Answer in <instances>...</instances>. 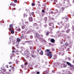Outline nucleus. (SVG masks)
Returning a JSON list of instances; mask_svg holds the SVG:
<instances>
[{
  "instance_id": "obj_1",
  "label": "nucleus",
  "mask_w": 74,
  "mask_h": 74,
  "mask_svg": "<svg viewBox=\"0 0 74 74\" xmlns=\"http://www.w3.org/2000/svg\"><path fill=\"white\" fill-rule=\"evenodd\" d=\"M45 52H47V56L51 58L52 57V54L51 53V51H50L49 49H47L45 51Z\"/></svg>"
},
{
  "instance_id": "obj_2",
  "label": "nucleus",
  "mask_w": 74,
  "mask_h": 74,
  "mask_svg": "<svg viewBox=\"0 0 74 74\" xmlns=\"http://www.w3.org/2000/svg\"><path fill=\"white\" fill-rule=\"evenodd\" d=\"M40 51H41V52H40L39 53V54L40 55H43V51H42V50L41 51V49H37V51L38 52V53H39V52H40Z\"/></svg>"
},
{
  "instance_id": "obj_3",
  "label": "nucleus",
  "mask_w": 74,
  "mask_h": 74,
  "mask_svg": "<svg viewBox=\"0 0 74 74\" xmlns=\"http://www.w3.org/2000/svg\"><path fill=\"white\" fill-rule=\"evenodd\" d=\"M66 64H67V65H68V66H69L71 67H72V68H73L74 67V66L73 65H71V63H70L69 62H67Z\"/></svg>"
},
{
  "instance_id": "obj_4",
  "label": "nucleus",
  "mask_w": 74,
  "mask_h": 74,
  "mask_svg": "<svg viewBox=\"0 0 74 74\" xmlns=\"http://www.w3.org/2000/svg\"><path fill=\"white\" fill-rule=\"evenodd\" d=\"M49 26H52V27H53V26H54V25H53V23L51 22L50 23H49Z\"/></svg>"
},
{
  "instance_id": "obj_5",
  "label": "nucleus",
  "mask_w": 74,
  "mask_h": 74,
  "mask_svg": "<svg viewBox=\"0 0 74 74\" xmlns=\"http://www.w3.org/2000/svg\"><path fill=\"white\" fill-rule=\"evenodd\" d=\"M2 71L1 72V73L2 74H5V71L6 70L5 69H3L2 70Z\"/></svg>"
},
{
  "instance_id": "obj_6",
  "label": "nucleus",
  "mask_w": 74,
  "mask_h": 74,
  "mask_svg": "<svg viewBox=\"0 0 74 74\" xmlns=\"http://www.w3.org/2000/svg\"><path fill=\"white\" fill-rule=\"evenodd\" d=\"M35 37H37V38H39L40 37V35L39 34H38L36 33L35 34Z\"/></svg>"
},
{
  "instance_id": "obj_7",
  "label": "nucleus",
  "mask_w": 74,
  "mask_h": 74,
  "mask_svg": "<svg viewBox=\"0 0 74 74\" xmlns=\"http://www.w3.org/2000/svg\"><path fill=\"white\" fill-rule=\"evenodd\" d=\"M29 22H32V21H33V18H32V17H29Z\"/></svg>"
},
{
  "instance_id": "obj_8",
  "label": "nucleus",
  "mask_w": 74,
  "mask_h": 74,
  "mask_svg": "<svg viewBox=\"0 0 74 74\" xmlns=\"http://www.w3.org/2000/svg\"><path fill=\"white\" fill-rule=\"evenodd\" d=\"M64 10V8H62L61 10L60 11V12H61V13H63V11Z\"/></svg>"
},
{
  "instance_id": "obj_9",
  "label": "nucleus",
  "mask_w": 74,
  "mask_h": 74,
  "mask_svg": "<svg viewBox=\"0 0 74 74\" xmlns=\"http://www.w3.org/2000/svg\"><path fill=\"white\" fill-rule=\"evenodd\" d=\"M55 41V40L53 38H52L50 39V42L52 43H53Z\"/></svg>"
},
{
  "instance_id": "obj_10",
  "label": "nucleus",
  "mask_w": 74,
  "mask_h": 74,
  "mask_svg": "<svg viewBox=\"0 0 74 74\" xmlns=\"http://www.w3.org/2000/svg\"><path fill=\"white\" fill-rule=\"evenodd\" d=\"M23 25L22 26V29H24L25 28V27L26 26V25L24 24L23 23H22Z\"/></svg>"
},
{
  "instance_id": "obj_11",
  "label": "nucleus",
  "mask_w": 74,
  "mask_h": 74,
  "mask_svg": "<svg viewBox=\"0 0 74 74\" xmlns=\"http://www.w3.org/2000/svg\"><path fill=\"white\" fill-rule=\"evenodd\" d=\"M9 27L10 29V30H11V29L13 28V25L12 24L10 25Z\"/></svg>"
},
{
  "instance_id": "obj_12",
  "label": "nucleus",
  "mask_w": 74,
  "mask_h": 74,
  "mask_svg": "<svg viewBox=\"0 0 74 74\" xmlns=\"http://www.w3.org/2000/svg\"><path fill=\"white\" fill-rule=\"evenodd\" d=\"M25 24H26V25L27 26H29V22H25Z\"/></svg>"
},
{
  "instance_id": "obj_13",
  "label": "nucleus",
  "mask_w": 74,
  "mask_h": 74,
  "mask_svg": "<svg viewBox=\"0 0 74 74\" xmlns=\"http://www.w3.org/2000/svg\"><path fill=\"white\" fill-rule=\"evenodd\" d=\"M21 41V40L19 38H17L16 40V42H20Z\"/></svg>"
},
{
  "instance_id": "obj_14",
  "label": "nucleus",
  "mask_w": 74,
  "mask_h": 74,
  "mask_svg": "<svg viewBox=\"0 0 74 74\" xmlns=\"http://www.w3.org/2000/svg\"><path fill=\"white\" fill-rule=\"evenodd\" d=\"M14 31H13V30H12L11 31V33L12 34H14Z\"/></svg>"
},
{
  "instance_id": "obj_15",
  "label": "nucleus",
  "mask_w": 74,
  "mask_h": 74,
  "mask_svg": "<svg viewBox=\"0 0 74 74\" xmlns=\"http://www.w3.org/2000/svg\"><path fill=\"white\" fill-rule=\"evenodd\" d=\"M16 64H18L19 63H18V60H16Z\"/></svg>"
},
{
  "instance_id": "obj_16",
  "label": "nucleus",
  "mask_w": 74,
  "mask_h": 74,
  "mask_svg": "<svg viewBox=\"0 0 74 74\" xmlns=\"http://www.w3.org/2000/svg\"><path fill=\"white\" fill-rule=\"evenodd\" d=\"M65 46L66 47H67V46H69V44L67 43H66L65 44Z\"/></svg>"
},
{
  "instance_id": "obj_17",
  "label": "nucleus",
  "mask_w": 74,
  "mask_h": 74,
  "mask_svg": "<svg viewBox=\"0 0 74 74\" xmlns=\"http://www.w3.org/2000/svg\"><path fill=\"white\" fill-rule=\"evenodd\" d=\"M17 31L18 32H20L21 31V29L18 28L17 29Z\"/></svg>"
},
{
  "instance_id": "obj_18",
  "label": "nucleus",
  "mask_w": 74,
  "mask_h": 74,
  "mask_svg": "<svg viewBox=\"0 0 74 74\" xmlns=\"http://www.w3.org/2000/svg\"><path fill=\"white\" fill-rule=\"evenodd\" d=\"M12 5L13 6V7H15L16 5V4L14 3H12Z\"/></svg>"
},
{
  "instance_id": "obj_19",
  "label": "nucleus",
  "mask_w": 74,
  "mask_h": 74,
  "mask_svg": "<svg viewBox=\"0 0 74 74\" xmlns=\"http://www.w3.org/2000/svg\"><path fill=\"white\" fill-rule=\"evenodd\" d=\"M14 54L12 53L11 54L10 57H13V56H14Z\"/></svg>"
},
{
  "instance_id": "obj_20",
  "label": "nucleus",
  "mask_w": 74,
  "mask_h": 74,
  "mask_svg": "<svg viewBox=\"0 0 74 74\" xmlns=\"http://www.w3.org/2000/svg\"><path fill=\"white\" fill-rule=\"evenodd\" d=\"M30 49H31V50H33V47H30Z\"/></svg>"
},
{
  "instance_id": "obj_21",
  "label": "nucleus",
  "mask_w": 74,
  "mask_h": 74,
  "mask_svg": "<svg viewBox=\"0 0 74 74\" xmlns=\"http://www.w3.org/2000/svg\"><path fill=\"white\" fill-rule=\"evenodd\" d=\"M12 70H13V71H14V67L13 66H12Z\"/></svg>"
},
{
  "instance_id": "obj_22",
  "label": "nucleus",
  "mask_w": 74,
  "mask_h": 74,
  "mask_svg": "<svg viewBox=\"0 0 74 74\" xmlns=\"http://www.w3.org/2000/svg\"><path fill=\"white\" fill-rule=\"evenodd\" d=\"M33 25V26H36V25H37V23H34Z\"/></svg>"
},
{
  "instance_id": "obj_23",
  "label": "nucleus",
  "mask_w": 74,
  "mask_h": 74,
  "mask_svg": "<svg viewBox=\"0 0 74 74\" xmlns=\"http://www.w3.org/2000/svg\"><path fill=\"white\" fill-rule=\"evenodd\" d=\"M21 66L22 68H23V67H24V66H25V65L22 64L21 65Z\"/></svg>"
},
{
  "instance_id": "obj_24",
  "label": "nucleus",
  "mask_w": 74,
  "mask_h": 74,
  "mask_svg": "<svg viewBox=\"0 0 74 74\" xmlns=\"http://www.w3.org/2000/svg\"><path fill=\"white\" fill-rule=\"evenodd\" d=\"M14 3H17V0H14Z\"/></svg>"
},
{
  "instance_id": "obj_25",
  "label": "nucleus",
  "mask_w": 74,
  "mask_h": 74,
  "mask_svg": "<svg viewBox=\"0 0 74 74\" xmlns=\"http://www.w3.org/2000/svg\"><path fill=\"white\" fill-rule=\"evenodd\" d=\"M32 6L35 5V4H34V3H32Z\"/></svg>"
},
{
  "instance_id": "obj_26",
  "label": "nucleus",
  "mask_w": 74,
  "mask_h": 74,
  "mask_svg": "<svg viewBox=\"0 0 74 74\" xmlns=\"http://www.w3.org/2000/svg\"><path fill=\"white\" fill-rule=\"evenodd\" d=\"M24 17H26V16H27V15H26L25 14H24Z\"/></svg>"
},
{
  "instance_id": "obj_27",
  "label": "nucleus",
  "mask_w": 74,
  "mask_h": 74,
  "mask_svg": "<svg viewBox=\"0 0 74 74\" xmlns=\"http://www.w3.org/2000/svg\"><path fill=\"white\" fill-rule=\"evenodd\" d=\"M49 34V32H47L46 33V35L47 36H48V35Z\"/></svg>"
},
{
  "instance_id": "obj_28",
  "label": "nucleus",
  "mask_w": 74,
  "mask_h": 74,
  "mask_svg": "<svg viewBox=\"0 0 74 74\" xmlns=\"http://www.w3.org/2000/svg\"><path fill=\"white\" fill-rule=\"evenodd\" d=\"M8 63H9V64H11V63L12 64V62H9Z\"/></svg>"
},
{
  "instance_id": "obj_29",
  "label": "nucleus",
  "mask_w": 74,
  "mask_h": 74,
  "mask_svg": "<svg viewBox=\"0 0 74 74\" xmlns=\"http://www.w3.org/2000/svg\"><path fill=\"white\" fill-rule=\"evenodd\" d=\"M6 74H12L11 73H9L8 72V73H6Z\"/></svg>"
},
{
  "instance_id": "obj_30",
  "label": "nucleus",
  "mask_w": 74,
  "mask_h": 74,
  "mask_svg": "<svg viewBox=\"0 0 74 74\" xmlns=\"http://www.w3.org/2000/svg\"><path fill=\"white\" fill-rule=\"evenodd\" d=\"M36 74H40V72H39V71L37 72H36Z\"/></svg>"
},
{
  "instance_id": "obj_31",
  "label": "nucleus",
  "mask_w": 74,
  "mask_h": 74,
  "mask_svg": "<svg viewBox=\"0 0 74 74\" xmlns=\"http://www.w3.org/2000/svg\"><path fill=\"white\" fill-rule=\"evenodd\" d=\"M66 32L67 33H69V31L68 30H67V31H66Z\"/></svg>"
},
{
  "instance_id": "obj_32",
  "label": "nucleus",
  "mask_w": 74,
  "mask_h": 74,
  "mask_svg": "<svg viewBox=\"0 0 74 74\" xmlns=\"http://www.w3.org/2000/svg\"><path fill=\"white\" fill-rule=\"evenodd\" d=\"M27 63H25V66H26L27 65Z\"/></svg>"
},
{
  "instance_id": "obj_33",
  "label": "nucleus",
  "mask_w": 74,
  "mask_h": 74,
  "mask_svg": "<svg viewBox=\"0 0 74 74\" xmlns=\"http://www.w3.org/2000/svg\"><path fill=\"white\" fill-rule=\"evenodd\" d=\"M45 11L44 10H42V12H43V13Z\"/></svg>"
},
{
  "instance_id": "obj_34",
  "label": "nucleus",
  "mask_w": 74,
  "mask_h": 74,
  "mask_svg": "<svg viewBox=\"0 0 74 74\" xmlns=\"http://www.w3.org/2000/svg\"><path fill=\"white\" fill-rule=\"evenodd\" d=\"M12 53H14L15 52V51L14 50H13L12 51Z\"/></svg>"
},
{
  "instance_id": "obj_35",
  "label": "nucleus",
  "mask_w": 74,
  "mask_h": 74,
  "mask_svg": "<svg viewBox=\"0 0 74 74\" xmlns=\"http://www.w3.org/2000/svg\"><path fill=\"white\" fill-rule=\"evenodd\" d=\"M67 2H68L69 3V4H70V3H69L70 2V1H69V0H68L67 1Z\"/></svg>"
},
{
  "instance_id": "obj_36",
  "label": "nucleus",
  "mask_w": 74,
  "mask_h": 74,
  "mask_svg": "<svg viewBox=\"0 0 74 74\" xmlns=\"http://www.w3.org/2000/svg\"><path fill=\"white\" fill-rule=\"evenodd\" d=\"M16 52H19V51H18V50H16Z\"/></svg>"
},
{
  "instance_id": "obj_37",
  "label": "nucleus",
  "mask_w": 74,
  "mask_h": 74,
  "mask_svg": "<svg viewBox=\"0 0 74 74\" xmlns=\"http://www.w3.org/2000/svg\"><path fill=\"white\" fill-rule=\"evenodd\" d=\"M31 38H33V36H30Z\"/></svg>"
},
{
  "instance_id": "obj_38",
  "label": "nucleus",
  "mask_w": 74,
  "mask_h": 74,
  "mask_svg": "<svg viewBox=\"0 0 74 74\" xmlns=\"http://www.w3.org/2000/svg\"><path fill=\"white\" fill-rule=\"evenodd\" d=\"M63 42H61L60 44H63Z\"/></svg>"
},
{
  "instance_id": "obj_39",
  "label": "nucleus",
  "mask_w": 74,
  "mask_h": 74,
  "mask_svg": "<svg viewBox=\"0 0 74 74\" xmlns=\"http://www.w3.org/2000/svg\"><path fill=\"white\" fill-rule=\"evenodd\" d=\"M32 13L33 14H32V15L33 16V15H34V12H33Z\"/></svg>"
},
{
  "instance_id": "obj_40",
  "label": "nucleus",
  "mask_w": 74,
  "mask_h": 74,
  "mask_svg": "<svg viewBox=\"0 0 74 74\" xmlns=\"http://www.w3.org/2000/svg\"><path fill=\"white\" fill-rule=\"evenodd\" d=\"M10 67H11V68H12V66H9Z\"/></svg>"
},
{
  "instance_id": "obj_41",
  "label": "nucleus",
  "mask_w": 74,
  "mask_h": 74,
  "mask_svg": "<svg viewBox=\"0 0 74 74\" xmlns=\"http://www.w3.org/2000/svg\"><path fill=\"white\" fill-rule=\"evenodd\" d=\"M54 1H55V2H58V1H57V0H55Z\"/></svg>"
},
{
  "instance_id": "obj_42",
  "label": "nucleus",
  "mask_w": 74,
  "mask_h": 74,
  "mask_svg": "<svg viewBox=\"0 0 74 74\" xmlns=\"http://www.w3.org/2000/svg\"><path fill=\"white\" fill-rule=\"evenodd\" d=\"M45 19H46V20H47V17H45Z\"/></svg>"
},
{
  "instance_id": "obj_43",
  "label": "nucleus",
  "mask_w": 74,
  "mask_h": 74,
  "mask_svg": "<svg viewBox=\"0 0 74 74\" xmlns=\"http://www.w3.org/2000/svg\"><path fill=\"white\" fill-rule=\"evenodd\" d=\"M32 57L33 58V57H34L33 55H32Z\"/></svg>"
},
{
  "instance_id": "obj_44",
  "label": "nucleus",
  "mask_w": 74,
  "mask_h": 74,
  "mask_svg": "<svg viewBox=\"0 0 74 74\" xmlns=\"http://www.w3.org/2000/svg\"><path fill=\"white\" fill-rule=\"evenodd\" d=\"M7 68H8V66H7Z\"/></svg>"
},
{
  "instance_id": "obj_45",
  "label": "nucleus",
  "mask_w": 74,
  "mask_h": 74,
  "mask_svg": "<svg viewBox=\"0 0 74 74\" xmlns=\"http://www.w3.org/2000/svg\"><path fill=\"white\" fill-rule=\"evenodd\" d=\"M9 71H11V70H9Z\"/></svg>"
},
{
  "instance_id": "obj_46",
  "label": "nucleus",
  "mask_w": 74,
  "mask_h": 74,
  "mask_svg": "<svg viewBox=\"0 0 74 74\" xmlns=\"http://www.w3.org/2000/svg\"><path fill=\"white\" fill-rule=\"evenodd\" d=\"M63 41H64V42H65V40H63Z\"/></svg>"
},
{
  "instance_id": "obj_47",
  "label": "nucleus",
  "mask_w": 74,
  "mask_h": 74,
  "mask_svg": "<svg viewBox=\"0 0 74 74\" xmlns=\"http://www.w3.org/2000/svg\"><path fill=\"white\" fill-rule=\"evenodd\" d=\"M10 5H12V4L10 3Z\"/></svg>"
},
{
  "instance_id": "obj_48",
  "label": "nucleus",
  "mask_w": 74,
  "mask_h": 74,
  "mask_svg": "<svg viewBox=\"0 0 74 74\" xmlns=\"http://www.w3.org/2000/svg\"><path fill=\"white\" fill-rule=\"evenodd\" d=\"M18 54H19V53H17V55H18Z\"/></svg>"
},
{
  "instance_id": "obj_49",
  "label": "nucleus",
  "mask_w": 74,
  "mask_h": 74,
  "mask_svg": "<svg viewBox=\"0 0 74 74\" xmlns=\"http://www.w3.org/2000/svg\"><path fill=\"white\" fill-rule=\"evenodd\" d=\"M14 50H15L16 49L15 48L14 49Z\"/></svg>"
},
{
  "instance_id": "obj_50",
  "label": "nucleus",
  "mask_w": 74,
  "mask_h": 74,
  "mask_svg": "<svg viewBox=\"0 0 74 74\" xmlns=\"http://www.w3.org/2000/svg\"><path fill=\"white\" fill-rule=\"evenodd\" d=\"M54 4H56V2L54 3Z\"/></svg>"
},
{
  "instance_id": "obj_51",
  "label": "nucleus",
  "mask_w": 74,
  "mask_h": 74,
  "mask_svg": "<svg viewBox=\"0 0 74 74\" xmlns=\"http://www.w3.org/2000/svg\"><path fill=\"white\" fill-rule=\"evenodd\" d=\"M66 66H67V65H66Z\"/></svg>"
},
{
  "instance_id": "obj_52",
  "label": "nucleus",
  "mask_w": 74,
  "mask_h": 74,
  "mask_svg": "<svg viewBox=\"0 0 74 74\" xmlns=\"http://www.w3.org/2000/svg\"><path fill=\"white\" fill-rule=\"evenodd\" d=\"M18 58L19 57V56H18Z\"/></svg>"
},
{
  "instance_id": "obj_53",
  "label": "nucleus",
  "mask_w": 74,
  "mask_h": 74,
  "mask_svg": "<svg viewBox=\"0 0 74 74\" xmlns=\"http://www.w3.org/2000/svg\"><path fill=\"white\" fill-rule=\"evenodd\" d=\"M53 49H52V51H53Z\"/></svg>"
},
{
  "instance_id": "obj_54",
  "label": "nucleus",
  "mask_w": 74,
  "mask_h": 74,
  "mask_svg": "<svg viewBox=\"0 0 74 74\" xmlns=\"http://www.w3.org/2000/svg\"><path fill=\"white\" fill-rule=\"evenodd\" d=\"M50 44L51 45V44L50 43Z\"/></svg>"
},
{
  "instance_id": "obj_55",
  "label": "nucleus",
  "mask_w": 74,
  "mask_h": 74,
  "mask_svg": "<svg viewBox=\"0 0 74 74\" xmlns=\"http://www.w3.org/2000/svg\"><path fill=\"white\" fill-rule=\"evenodd\" d=\"M73 0V1H74V0Z\"/></svg>"
}]
</instances>
